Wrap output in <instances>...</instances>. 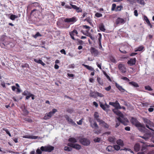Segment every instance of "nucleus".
Returning a JSON list of instances; mask_svg holds the SVG:
<instances>
[{"mask_svg":"<svg viewBox=\"0 0 154 154\" xmlns=\"http://www.w3.org/2000/svg\"><path fill=\"white\" fill-rule=\"evenodd\" d=\"M130 122L133 125L137 128H145L144 125L141 124L136 118L133 117H131Z\"/></svg>","mask_w":154,"mask_h":154,"instance_id":"1","label":"nucleus"},{"mask_svg":"<svg viewBox=\"0 0 154 154\" xmlns=\"http://www.w3.org/2000/svg\"><path fill=\"white\" fill-rule=\"evenodd\" d=\"M10 38L8 37L5 35L2 36L1 38V40L3 42L0 44V46L2 48H5V47L9 45Z\"/></svg>","mask_w":154,"mask_h":154,"instance_id":"2","label":"nucleus"},{"mask_svg":"<svg viewBox=\"0 0 154 154\" xmlns=\"http://www.w3.org/2000/svg\"><path fill=\"white\" fill-rule=\"evenodd\" d=\"M142 119L144 123L146 124V127L151 131H154V130L152 128H150L149 125L151 126L153 124V122L150 121L149 119L144 117L142 118Z\"/></svg>","mask_w":154,"mask_h":154,"instance_id":"3","label":"nucleus"},{"mask_svg":"<svg viewBox=\"0 0 154 154\" xmlns=\"http://www.w3.org/2000/svg\"><path fill=\"white\" fill-rule=\"evenodd\" d=\"M54 149V147L53 146L49 145L44 146H42L40 148L41 150L42 151L48 152H51Z\"/></svg>","mask_w":154,"mask_h":154,"instance_id":"4","label":"nucleus"},{"mask_svg":"<svg viewBox=\"0 0 154 154\" xmlns=\"http://www.w3.org/2000/svg\"><path fill=\"white\" fill-rule=\"evenodd\" d=\"M80 142L82 144L85 146H88L90 143V141L86 138H82L80 139Z\"/></svg>","mask_w":154,"mask_h":154,"instance_id":"5","label":"nucleus"},{"mask_svg":"<svg viewBox=\"0 0 154 154\" xmlns=\"http://www.w3.org/2000/svg\"><path fill=\"white\" fill-rule=\"evenodd\" d=\"M67 145L68 146L77 150H79L81 148V146L77 143H68Z\"/></svg>","mask_w":154,"mask_h":154,"instance_id":"6","label":"nucleus"},{"mask_svg":"<svg viewBox=\"0 0 154 154\" xmlns=\"http://www.w3.org/2000/svg\"><path fill=\"white\" fill-rule=\"evenodd\" d=\"M118 68L119 70L122 73H125L126 72V68L125 65L122 64L120 63L118 66Z\"/></svg>","mask_w":154,"mask_h":154,"instance_id":"7","label":"nucleus"},{"mask_svg":"<svg viewBox=\"0 0 154 154\" xmlns=\"http://www.w3.org/2000/svg\"><path fill=\"white\" fill-rule=\"evenodd\" d=\"M91 52L94 56H97L99 54L98 51L94 47H91Z\"/></svg>","mask_w":154,"mask_h":154,"instance_id":"8","label":"nucleus"},{"mask_svg":"<svg viewBox=\"0 0 154 154\" xmlns=\"http://www.w3.org/2000/svg\"><path fill=\"white\" fill-rule=\"evenodd\" d=\"M89 122L91 124L90 126L93 128H98V126L97 123L94 121L92 122L91 118L89 119Z\"/></svg>","mask_w":154,"mask_h":154,"instance_id":"9","label":"nucleus"},{"mask_svg":"<svg viewBox=\"0 0 154 154\" xmlns=\"http://www.w3.org/2000/svg\"><path fill=\"white\" fill-rule=\"evenodd\" d=\"M76 21V18L75 17H73L70 18H66L64 20L65 22L67 23H74Z\"/></svg>","mask_w":154,"mask_h":154,"instance_id":"10","label":"nucleus"},{"mask_svg":"<svg viewBox=\"0 0 154 154\" xmlns=\"http://www.w3.org/2000/svg\"><path fill=\"white\" fill-rule=\"evenodd\" d=\"M70 5L72 7V8L75 10L77 12H81L82 11V10L81 8L76 5H73L71 3H70Z\"/></svg>","mask_w":154,"mask_h":154,"instance_id":"11","label":"nucleus"},{"mask_svg":"<svg viewBox=\"0 0 154 154\" xmlns=\"http://www.w3.org/2000/svg\"><path fill=\"white\" fill-rule=\"evenodd\" d=\"M134 148L135 152H137L139 151L141 148L140 145L138 143H135L134 146Z\"/></svg>","mask_w":154,"mask_h":154,"instance_id":"12","label":"nucleus"},{"mask_svg":"<svg viewBox=\"0 0 154 154\" xmlns=\"http://www.w3.org/2000/svg\"><path fill=\"white\" fill-rule=\"evenodd\" d=\"M136 61V59L135 58H130L127 63L130 66H133L135 63Z\"/></svg>","mask_w":154,"mask_h":154,"instance_id":"13","label":"nucleus"},{"mask_svg":"<svg viewBox=\"0 0 154 154\" xmlns=\"http://www.w3.org/2000/svg\"><path fill=\"white\" fill-rule=\"evenodd\" d=\"M109 104L110 105L115 107L117 109H118L119 106V104L117 101H116L115 103L110 102Z\"/></svg>","mask_w":154,"mask_h":154,"instance_id":"14","label":"nucleus"},{"mask_svg":"<svg viewBox=\"0 0 154 154\" xmlns=\"http://www.w3.org/2000/svg\"><path fill=\"white\" fill-rule=\"evenodd\" d=\"M125 23V21L124 19L118 17L116 21V23L117 24H123Z\"/></svg>","mask_w":154,"mask_h":154,"instance_id":"15","label":"nucleus"},{"mask_svg":"<svg viewBox=\"0 0 154 154\" xmlns=\"http://www.w3.org/2000/svg\"><path fill=\"white\" fill-rule=\"evenodd\" d=\"M78 33L77 31L75 29H74L73 31L69 32V35L71 38L74 40H75V38L74 36V35L75 34L77 35Z\"/></svg>","mask_w":154,"mask_h":154,"instance_id":"16","label":"nucleus"},{"mask_svg":"<svg viewBox=\"0 0 154 154\" xmlns=\"http://www.w3.org/2000/svg\"><path fill=\"white\" fill-rule=\"evenodd\" d=\"M115 86L122 93H124L125 91V90L123 88L122 86H121L117 83H116Z\"/></svg>","mask_w":154,"mask_h":154,"instance_id":"17","label":"nucleus"},{"mask_svg":"<svg viewBox=\"0 0 154 154\" xmlns=\"http://www.w3.org/2000/svg\"><path fill=\"white\" fill-rule=\"evenodd\" d=\"M65 118L66 120L69 122L70 123L74 124H75V123L73 122V120L70 119L69 117L67 115H66L65 116Z\"/></svg>","mask_w":154,"mask_h":154,"instance_id":"18","label":"nucleus"},{"mask_svg":"<svg viewBox=\"0 0 154 154\" xmlns=\"http://www.w3.org/2000/svg\"><path fill=\"white\" fill-rule=\"evenodd\" d=\"M97 91L93 92L92 91H91L90 93V96L92 97L95 98L97 97Z\"/></svg>","mask_w":154,"mask_h":154,"instance_id":"19","label":"nucleus"},{"mask_svg":"<svg viewBox=\"0 0 154 154\" xmlns=\"http://www.w3.org/2000/svg\"><path fill=\"white\" fill-rule=\"evenodd\" d=\"M23 137L24 138H27L35 139L38 138V137L37 136H31L29 135H26L23 136Z\"/></svg>","mask_w":154,"mask_h":154,"instance_id":"20","label":"nucleus"},{"mask_svg":"<svg viewBox=\"0 0 154 154\" xmlns=\"http://www.w3.org/2000/svg\"><path fill=\"white\" fill-rule=\"evenodd\" d=\"M106 150L109 152H112L114 151V148L113 147L109 146L106 148Z\"/></svg>","mask_w":154,"mask_h":154,"instance_id":"21","label":"nucleus"},{"mask_svg":"<svg viewBox=\"0 0 154 154\" xmlns=\"http://www.w3.org/2000/svg\"><path fill=\"white\" fill-rule=\"evenodd\" d=\"M34 61L37 63L41 64L43 66L45 65V64L41 60L35 59Z\"/></svg>","mask_w":154,"mask_h":154,"instance_id":"22","label":"nucleus"},{"mask_svg":"<svg viewBox=\"0 0 154 154\" xmlns=\"http://www.w3.org/2000/svg\"><path fill=\"white\" fill-rule=\"evenodd\" d=\"M70 142V143H74L77 142L76 140L74 138L71 137L69 138L68 140Z\"/></svg>","mask_w":154,"mask_h":154,"instance_id":"23","label":"nucleus"},{"mask_svg":"<svg viewBox=\"0 0 154 154\" xmlns=\"http://www.w3.org/2000/svg\"><path fill=\"white\" fill-rule=\"evenodd\" d=\"M129 84L130 85L132 86H133L135 87H139V85H138V84L134 82H129Z\"/></svg>","mask_w":154,"mask_h":154,"instance_id":"24","label":"nucleus"},{"mask_svg":"<svg viewBox=\"0 0 154 154\" xmlns=\"http://www.w3.org/2000/svg\"><path fill=\"white\" fill-rule=\"evenodd\" d=\"M57 111V109H53L52 110L48 112L49 115L51 117L54 113Z\"/></svg>","mask_w":154,"mask_h":154,"instance_id":"25","label":"nucleus"},{"mask_svg":"<svg viewBox=\"0 0 154 154\" xmlns=\"http://www.w3.org/2000/svg\"><path fill=\"white\" fill-rule=\"evenodd\" d=\"M108 140L112 143H114L116 141V138L112 137H110L108 138Z\"/></svg>","mask_w":154,"mask_h":154,"instance_id":"26","label":"nucleus"},{"mask_svg":"<svg viewBox=\"0 0 154 154\" xmlns=\"http://www.w3.org/2000/svg\"><path fill=\"white\" fill-rule=\"evenodd\" d=\"M117 143L120 146H123L124 145V144L122 140L121 139H119L116 141Z\"/></svg>","mask_w":154,"mask_h":154,"instance_id":"27","label":"nucleus"},{"mask_svg":"<svg viewBox=\"0 0 154 154\" xmlns=\"http://www.w3.org/2000/svg\"><path fill=\"white\" fill-rule=\"evenodd\" d=\"M82 65L84 66L85 68H86L87 69H88L89 70H90L91 71H94V69L91 66H90L88 65H85L84 64H83Z\"/></svg>","mask_w":154,"mask_h":154,"instance_id":"28","label":"nucleus"},{"mask_svg":"<svg viewBox=\"0 0 154 154\" xmlns=\"http://www.w3.org/2000/svg\"><path fill=\"white\" fill-rule=\"evenodd\" d=\"M98 34L99 35V37L98 38V41H99L98 44H99V46H100L101 45V39L102 38V35H101V34L100 33H99Z\"/></svg>","mask_w":154,"mask_h":154,"instance_id":"29","label":"nucleus"},{"mask_svg":"<svg viewBox=\"0 0 154 154\" xmlns=\"http://www.w3.org/2000/svg\"><path fill=\"white\" fill-rule=\"evenodd\" d=\"M83 34L84 35H86L88 37H89L91 38V39H92V40H93V41L94 40L95 38H94V37L90 33H88L87 34H85L83 33Z\"/></svg>","mask_w":154,"mask_h":154,"instance_id":"30","label":"nucleus"},{"mask_svg":"<svg viewBox=\"0 0 154 154\" xmlns=\"http://www.w3.org/2000/svg\"><path fill=\"white\" fill-rule=\"evenodd\" d=\"M118 109H115L112 110L113 112L117 115H120L121 114V112L118 110Z\"/></svg>","mask_w":154,"mask_h":154,"instance_id":"31","label":"nucleus"},{"mask_svg":"<svg viewBox=\"0 0 154 154\" xmlns=\"http://www.w3.org/2000/svg\"><path fill=\"white\" fill-rule=\"evenodd\" d=\"M51 117V116L49 115L48 113H46L45 116L44 117V119L47 120L49 119Z\"/></svg>","mask_w":154,"mask_h":154,"instance_id":"32","label":"nucleus"},{"mask_svg":"<svg viewBox=\"0 0 154 154\" xmlns=\"http://www.w3.org/2000/svg\"><path fill=\"white\" fill-rule=\"evenodd\" d=\"M97 81L101 85H102L103 84V81L101 80L100 78L97 77Z\"/></svg>","mask_w":154,"mask_h":154,"instance_id":"33","label":"nucleus"},{"mask_svg":"<svg viewBox=\"0 0 154 154\" xmlns=\"http://www.w3.org/2000/svg\"><path fill=\"white\" fill-rule=\"evenodd\" d=\"M136 1L137 3L140 5H144L145 4L144 0H136Z\"/></svg>","mask_w":154,"mask_h":154,"instance_id":"34","label":"nucleus"},{"mask_svg":"<svg viewBox=\"0 0 154 154\" xmlns=\"http://www.w3.org/2000/svg\"><path fill=\"white\" fill-rule=\"evenodd\" d=\"M99 104L100 106V107L104 110L106 111V106L103 104L102 103L100 102H99Z\"/></svg>","mask_w":154,"mask_h":154,"instance_id":"35","label":"nucleus"},{"mask_svg":"<svg viewBox=\"0 0 154 154\" xmlns=\"http://www.w3.org/2000/svg\"><path fill=\"white\" fill-rule=\"evenodd\" d=\"M144 48V47L143 46H141L137 48V49L135 50V52L137 51H142Z\"/></svg>","mask_w":154,"mask_h":154,"instance_id":"36","label":"nucleus"},{"mask_svg":"<svg viewBox=\"0 0 154 154\" xmlns=\"http://www.w3.org/2000/svg\"><path fill=\"white\" fill-rule=\"evenodd\" d=\"M99 29L101 31L104 32H105L106 30L103 24H101L100 26Z\"/></svg>","mask_w":154,"mask_h":154,"instance_id":"37","label":"nucleus"},{"mask_svg":"<svg viewBox=\"0 0 154 154\" xmlns=\"http://www.w3.org/2000/svg\"><path fill=\"white\" fill-rule=\"evenodd\" d=\"M140 137L144 139L145 140V141L147 140L149 138V137L147 136V135L146 134H144L143 136H140Z\"/></svg>","mask_w":154,"mask_h":154,"instance_id":"38","label":"nucleus"},{"mask_svg":"<svg viewBox=\"0 0 154 154\" xmlns=\"http://www.w3.org/2000/svg\"><path fill=\"white\" fill-rule=\"evenodd\" d=\"M103 74L106 76V77L107 79H108V80L109 81H110V82H111L112 80H111V78H110L109 76L107 75V74L106 73V72H105V71H104L103 72Z\"/></svg>","mask_w":154,"mask_h":154,"instance_id":"39","label":"nucleus"},{"mask_svg":"<svg viewBox=\"0 0 154 154\" xmlns=\"http://www.w3.org/2000/svg\"><path fill=\"white\" fill-rule=\"evenodd\" d=\"M85 21H86L88 22L91 25L92 24V23L91 22V18L90 17H87L86 19H85Z\"/></svg>","mask_w":154,"mask_h":154,"instance_id":"40","label":"nucleus"},{"mask_svg":"<svg viewBox=\"0 0 154 154\" xmlns=\"http://www.w3.org/2000/svg\"><path fill=\"white\" fill-rule=\"evenodd\" d=\"M113 148H114V150H119L120 149V147L119 145H114Z\"/></svg>","mask_w":154,"mask_h":154,"instance_id":"41","label":"nucleus"},{"mask_svg":"<svg viewBox=\"0 0 154 154\" xmlns=\"http://www.w3.org/2000/svg\"><path fill=\"white\" fill-rule=\"evenodd\" d=\"M31 5L32 6H34L36 7L39 6V4L38 3L36 2L32 3Z\"/></svg>","mask_w":154,"mask_h":154,"instance_id":"42","label":"nucleus"},{"mask_svg":"<svg viewBox=\"0 0 154 154\" xmlns=\"http://www.w3.org/2000/svg\"><path fill=\"white\" fill-rule=\"evenodd\" d=\"M64 150L67 151H70L72 150V149L68 146H65L64 148Z\"/></svg>","mask_w":154,"mask_h":154,"instance_id":"43","label":"nucleus"},{"mask_svg":"<svg viewBox=\"0 0 154 154\" xmlns=\"http://www.w3.org/2000/svg\"><path fill=\"white\" fill-rule=\"evenodd\" d=\"M17 16L15 15L12 14L10 16V18L12 20H15V18H17Z\"/></svg>","mask_w":154,"mask_h":154,"instance_id":"44","label":"nucleus"},{"mask_svg":"<svg viewBox=\"0 0 154 154\" xmlns=\"http://www.w3.org/2000/svg\"><path fill=\"white\" fill-rule=\"evenodd\" d=\"M41 36V35L39 32H37L35 35H33L32 36L34 38H36L38 36Z\"/></svg>","mask_w":154,"mask_h":154,"instance_id":"45","label":"nucleus"},{"mask_svg":"<svg viewBox=\"0 0 154 154\" xmlns=\"http://www.w3.org/2000/svg\"><path fill=\"white\" fill-rule=\"evenodd\" d=\"M145 88L146 90H148L149 91H152V89L149 85L145 86Z\"/></svg>","mask_w":154,"mask_h":154,"instance_id":"46","label":"nucleus"},{"mask_svg":"<svg viewBox=\"0 0 154 154\" xmlns=\"http://www.w3.org/2000/svg\"><path fill=\"white\" fill-rule=\"evenodd\" d=\"M146 146L143 145L141 147V151L142 152H144L146 150Z\"/></svg>","mask_w":154,"mask_h":154,"instance_id":"47","label":"nucleus"},{"mask_svg":"<svg viewBox=\"0 0 154 154\" xmlns=\"http://www.w3.org/2000/svg\"><path fill=\"white\" fill-rule=\"evenodd\" d=\"M94 117L97 120V119H99L98 118L99 117L98 113L97 112H95L94 113Z\"/></svg>","mask_w":154,"mask_h":154,"instance_id":"48","label":"nucleus"},{"mask_svg":"<svg viewBox=\"0 0 154 154\" xmlns=\"http://www.w3.org/2000/svg\"><path fill=\"white\" fill-rule=\"evenodd\" d=\"M100 138L97 137L94 139V141L95 142H100Z\"/></svg>","mask_w":154,"mask_h":154,"instance_id":"49","label":"nucleus"},{"mask_svg":"<svg viewBox=\"0 0 154 154\" xmlns=\"http://www.w3.org/2000/svg\"><path fill=\"white\" fill-rule=\"evenodd\" d=\"M31 94L30 92L26 90L23 93V94L26 96Z\"/></svg>","mask_w":154,"mask_h":154,"instance_id":"50","label":"nucleus"},{"mask_svg":"<svg viewBox=\"0 0 154 154\" xmlns=\"http://www.w3.org/2000/svg\"><path fill=\"white\" fill-rule=\"evenodd\" d=\"M96 94H97V96L100 97H104V95L103 94H102V93H100L98 92H97V93Z\"/></svg>","mask_w":154,"mask_h":154,"instance_id":"51","label":"nucleus"},{"mask_svg":"<svg viewBox=\"0 0 154 154\" xmlns=\"http://www.w3.org/2000/svg\"><path fill=\"white\" fill-rule=\"evenodd\" d=\"M66 111L68 112L71 113L73 112V110L72 108H68L67 109Z\"/></svg>","mask_w":154,"mask_h":154,"instance_id":"52","label":"nucleus"},{"mask_svg":"<svg viewBox=\"0 0 154 154\" xmlns=\"http://www.w3.org/2000/svg\"><path fill=\"white\" fill-rule=\"evenodd\" d=\"M3 130L4 131H5L6 132V133L7 134H8L10 137H11V135L8 129H3Z\"/></svg>","mask_w":154,"mask_h":154,"instance_id":"53","label":"nucleus"},{"mask_svg":"<svg viewBox=\"0 0 154 154\" xmlns=\"http://www.w3.org/2000/svg\"><path fill=\"white\" fill-rule=\"evenodd\" d=\"M123 150H125V151H129L130 152L133 153V154H134V153L133 151H132L130 149H127L126 148H125L123 149Z\"/></svg>","mask_w":154,"mask_h":154,"instance_id":"54","label":"nucleus"},{"mask_svg":"<svg viewBox=\"0 0 154 154\" xmlns=\"http://www.w3.org/2000/svg\"><path fill=\"white\" fill-rule=\"evenodd\" d=\"M95 16L97 17H102V14L99 13H97L95 14Z\"/></svg>","mask_w":154,"mask_h":154,"instance_id":"55","label":"nucleus"},{"mask_svg":"<svg viewBox=\"0 0 154 154\" xmlns=\"http://www.w3.org/2000/svg\"><path fill=\"white\" fill-rule=\"evenodd\" d=\"M110 59L111 61L114 63H116V61L115 58L113 57H111Z\"/></svg>","mask_w":154,"mask_h":154,"instance_id":"56","label":"nucleus"},{"mask_svg":"<svg viewBox=\"0 0 154 154\" xmlns=\"http://www.w3.org/2000/svg\"><path fill=\"white\" fill-rule=\"evenodd\" d=\"M24 119L25 121H27L29 122H32V119H31L28 118H25Z\"/></svg>","mask_w":154,"mask_h":154,"instance_id":"57","label":"nucleus"},{"mask_svg":"<svg viewBox=\"0 0 154 154\" xmlns=\"http://www.w3.org/2000/svg\"><path fill=\"white\" fill-rule=\"evenodd\" d=\"M121 5L118 6L116 8V11H120L121 10V8H122Z\"/></svg>","mask_w":154,"mask_h":154,"instance_id":"58","label":"nucleus"},{"mask_svg":"<svg viewBox=\"0 0 154 154\" xmlns=\"http://www.w3.org/2000/svg\"><path fill=\"white\" fill-rule=\"evenodd\" d=\"M97 122H100V124H103L105 122L102 120H100V119H97Z\"/></svg>","mask_w":154,"mask_h":154,"instance_id":"59","label":"nucleus"},{"mask_svg":"<svg viewBox=\"0 0 154 154\" xmlns=\"http://www.w3.org/2000/svg\"><path fill=\"white\" fill-rule=\"evenodd\" d=\"M121 79L123 80L126 81L127 82H129L130 81L129 79L125 77H123L121 78Z\"/></svg>","mask_w":154,"mask_h":154,"instance_id":"60","label":"nucleus"},{"mask_svg":"<svg viewBox=\"0 0 154 154\" xmlns=\"http://www.w3.org/2000/svg\"><path fill=\"white\" fill-rule=\"evenodd\" d=\"M116 7V5L115 4H113L112 5V7L111 8V10L112 11H114L115 10Z\"/></svg>","mask_w":154,"mask_h":154,"instance_id":"61","label":"nucleus"},{"mask_svg":"<svg viewBox=\"0 0 154 154\" xmlns=\"http://www.w3.org/2000/svg\"><path fill=\"white\" fill-rule=\"evenodd\" d=\"M111 88V86L110 85H109L108 87L105 88V89L107 91H109Z\"/></svg>","mask_w":154,"mask_h":154,"instance_id":"62","label":"nucleus"},{"mask_svg":"<svg viewBox=\"0 0 154 154\" xmlns=\"http://www.w3.org/2000/svg\"><path fill=\"white\" fill-rule=\"evenodd\" d=\"M144 19L146 23H147L149 21L147 17L146 16H144Z\"/></svg>","mask_w":154,"mask_h":154,"instance_id":"63","label":"nucleus"},{"mask_svg":"<svg viewBox=\"0 0 154 154\" xmlns=\"http://www.w3.org/2000/svg\"><path fill=\"white\" fill-rule=\"evenodd\" d=\"M36 153L38 154H42V151L41 150L39 149L38 148L36 150Z\"/></svg>","mask_w":154,"mask_h":154,"instance_id":"64","label":"nucleus"}]
</instances>
